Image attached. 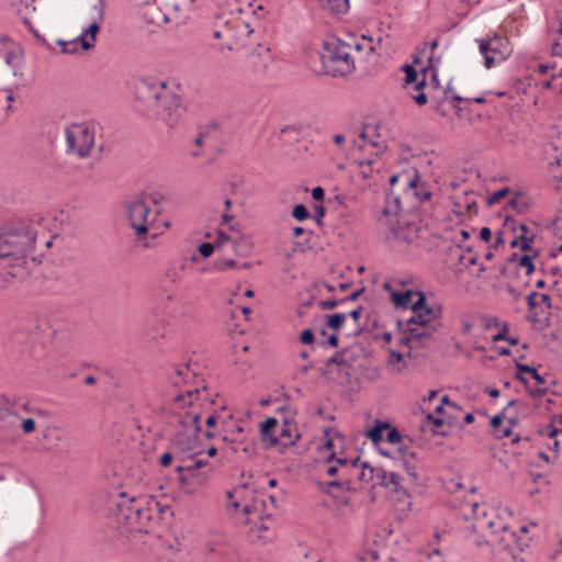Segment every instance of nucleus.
I'll use <instances>...</instances> for the list:
<instances>
[{
	"mask_svg": "<svg viewBox=\"0 0 562 562\" xmlns=\"http://www.w3.org/2000/svg\"><path fill=\"white\" fill-rule=\"evenodd\" d=\"M199 400L198 387H187L175 394L172 397L175 409H183L187 405L192 407L190 411L178 412L172 417V424L178 428L170 440L171 451L161 454L159 463L168 467L180 453L192 451L195 447L198 434L201 430L200 413L193 407L194 402Z\"/></svg>",
	"mask_w": 562,
	"mask_h": 562,
	"instance_id": "1",
	"label": "nucleus"
},
{
	"mask_svg": "<svg viewBox=\"0 0 562 562\" xmlns=\"http://www.w3.org/2000/svg\"><path fill=\"white\" fill-rule=\"evenodd\" d=\"M139 89L147 103L156 105L157 119L168 127H175L182 117L184 106L168 82L149 77L142 80Z\"/></svg>",
	"mask_w": 562,
	"mask_h": 562,
	"instance_id": "2",
	"label": "nucleus"
},
{
	"mask_svg": "<svg viewBox=\"0 0 562 562\" xmlns=\"http://www.w3.org/2000/svg\"><path fill=\"white\" fill-rule=\"evenodd\" d=\"M360 50L361 46H352L336 36L328 37L323 43L321 60L323 70L331 77H347L356 70L352 50Z\"/></svg>",
	"mask_w": 562,
	"mask_h": 562,
	"instance_id": "3",
	"label": "nucleus"
},
{
	"mask_svg": "<svg viewBox=\"0 0 562 562\" xmlns=\"http://www.w3.org/2000/svg\"><path fill=\"white\" fill-rule=\"evenodd\" d=\"M342 465L345 467L342 468V476L348 481V492L357 491L356 484L359 482L370 483L375 481L374 484L384 487H389L390 485L397 487L401 484L402 477L400 474L392 473L390 481H386L385 470L382 468H373L368 462L360 461L359 457L351 460L346 458Z\"/></svg>",
	"mask_w": 562,
	"mask_h": 562,
	"instance_id": "4",
	"label": "nucleus"
},
{
	"mask_svg": "<svg viewBox=\"0 0 562 562\" xmlns=\"http://www.w3.org/2000/svg\"><path fill=\"white\" fill-rule=\"evenodd\" d=\"M5 257L25 258L35 248L36 232L29 221L20 220L2 226Z\"/></svg>",
	"mask_w": 562,
	"mask_h": 562,
	"instance_id": "5",
	"label": "nucleus"
},
{
	"mask_svg": "<svg viewBox=\"0 0 562 562\" xmlns=\"http://www.w3.org/2000/svg\"><path fill=\"white\" fill-rule=\"evenodd\" d=\"M413 313L414 315L405 324L403 321H397V327L404 330V335L401 337V345L407 346L409 349L427 346L432 334L438 328L437 324H434L426 314H423V311Z\"/></svg>",
	"mask_w": 562,
	"mask_h": 562,
	"instance_id": "6",
	"label": "nucleus"
},
{
	"mask_svg": "<svg viewBox=\"0 0 562 562\" xmlns=\"http://www.w3.org/2000/svg\"><path fill=\"white\" fill-rule=\"evenodd\" d=\"M65 138L67 151L85 158L94 145V127L88 123H74L66 127Z\"/></svg>",
	"mask_w": 562,
	"mask_h": 562,
	"instance_id": "7",
	"label": "nucleus"
},
{
	"mask_svg": "<svg viewBox=\"0 0 562 562\" xmlns=\"http://www.w3.org/2000/svg\"><path fill=\"white\" fill-rule=\"evenodd\" d=\"M227 508L232 510L234 519L239 525H250L251 529L261 528L260 524L262 520L263 502L252 499L240 505L234 497V493L227 491Z\"/></svg>",
	"mask_w": 562,
	"mask_h": 562,
	"instance_id": "8",
	"label": "nucleus"
},
{
	"mask_svg": "<svg viewBox=\"0 0 562 562\" xmlns=\"http://www.w3.org/2000/svg\"><path fill=\"white\" fill-rule=\"evenodd\" d=\"M127 220L140 240L147 234L149 225L155 221L149 203L145 199H134L126 203Z\"/></svg>",
	"mask_w": 562,
	"mask_h": 562,
	"instance_id": "9",
	"label": "nucleus"
},
{
	"mask_svg": "<svg viewBox=\"0 0 562 562\" xmlns=\"http://www.w3.org/2000/svg\"><path fill=\"white\" fill-rule=\"evenodd\" d=\"M21 398L15 395H0V431L5 440L13 439L20 425V416L15 408Z\"/></svg>",
	"mask_w": 562,
	"mask_h": 562,
	"instance_id": "10",
	"label": "nucleus"
},
{
	"mask_svg": "<svg viewBox=\"0 0 562 562\" xmlns=\"http://www.w3.org/2000/svg\"><path fill=\"white\" fill-rule=\"evenodd\" d=\"M477 42L486 68H492L504 61L512 54L509 41L505 36L495 34L487 40H477Z\"/></svg>",
	"mask_w": 562,
	"mask_h": 562,
	"instance_id": "11",
	"label": "nucleus"
},
{
	"mask_svg": "<svg viewBox=\"0 0 562 562\" xmlns=\"http://www.w3.org/2000/svg\"><path fill=\"white\" fill-rule=\"evenodd\" d=\"M479 527L481 529H488L494 538L492 541L497 542L505 550L510 549L513 544L519 547L520 550L526 546L522 539L517 536V532L510 530L501 518H496V520H481Z\"/></svg>",
	"mask_w": 562,
	"mask_h": 562,
	"instance_id": "12",
	"label": "nucleus"
},
{
	"mask_svg": "<svg viewBox=\"0 0 562 562\" xmlns=\"http://www.w3.org/2000/svg\"><path fill=\"white\" fill-rule=\"evenodd\" d=\"M184 268V263L180 266L170 265L160 278L161 304L164 312L167 314L172 315V312L169 310V303L177 300V284L181 279V272Z\"/></svg>",
	"mask_w": 562,
	"mask_h": 562,
	"instance_id": "13",
	"label": "nucleus"
},
{
	"mask_svg": "<svg viewBox=\"0 0 562 562\" xmlns=\"http://www.w3.org/2000/svg\"><path fill=\"white\" fill-rule=\"evenodd\" d=\"M93 10L97 12V16L78 36V41L81 42V48L83 50H89L95 45L97 34L100 32V23L104 20L105 1L98 0L93 5Z\"/></svg>",
	"mask_w": 562,
	"mask_h": 562,
	"instance_id": "14",
	"label": "nucleus"
},
{
	"mask_svg": "<svg viewBox=\"0 0 562 562\" xmlns=\"http://www.w3.org/2000/svg\"><path fill=\"white\" fill-rule=\"evenodd\" d=\"M207 468L210 471L209 462L203 459H198L196 456H192L184 464H178L176 471L178 473L186 472L191 477H195L198 483H202L207 479L205 471L200 472L201 469Z\"/></svg>",
	"mask_w": 562,
	"mask_h": 562,
	"instance_id": "15",
	"label": "nucleus"
},
{
	"mask_svg": "<svg viewBox=\"0 0 562 562\" xmlns=\"http://www.w3.org/2000/svg\"><path fill=\"white\" fill-rule=\"evenodd\" d=\"M407 193H412L419 202H426L431 198L427 184L420 181L419 175L415 172L412 178L406 179Z\"/></svg>",
	"mask_w": 562,
	"mask_h": 562,
	"instance_id": "16",
	"label": "nucleus"
},
{
	"mask_svg": "<svg viewBox=\"0 0 562 562\" xmlns=\"http://www.w3.org/2000/svg\"><path fill=\"white\" fill-rule=\"evenodd\" d=\"M121 516L126 519L130 524H136L142 520L143 517V508L136 502L135 498H130L128 504L119 503L117 504Z\"/></svg>",
	"mask_w": 562,
	"mask_h": 562,
	"instance_id": "17",
	"label": "nucleus"
},
{
	"mask_svg": "<svg viewBox=\"0 0 562 562\" xmlns=\"http://www.w3.org/2000/svg\"><path fill=\"white\" fill-rule=\"evenodd\" d=\"M279 428L278 419L274 417L267 418L260 425L261 440L268 442V447L272 448L279 443V437L277 436Z\"/></svg>",
	"mask_w": 562,
	"mask_h": 562,
	"instance_id": "18",
	"label": "nucleus"
},
{
	"mask_svg": "<svg viewBox=\"0 0 562 562\" xmlns=\"http://www.w3.org/2000/svg\"><path fill=\"white\" fill-rule=\"evenodd\" d=\"M277 436L279 437V443L283 447L292 446L300 438V434L295 425L289 420H284L278 428Z\"/></svg>",
	"mask_w": 562,
	"mask_h": 562,
	"instance_id": "19",
	"label": "nucleus"
},
{
	"mask_svg": "<svg viewBox=\"0 0 562 562\" xmlns=\"http://www.w3.org/2000/svg\"><path fill=\"white\" fill-rule=\"evenodd\" d=\"M168 375H169V380L172 385L180 386L181 384H187L188 381L191 378H193L195 374L191 370V368L188 364H186V366H172L169 369Z\"/></svg>",
	"mask_w": 562,
	"mask_h": 562,
	"instance_id": "20",
	"label": "nucleus"
},
{
	"mask_svg": "<svg viewBox=\"0 0 562 562\" xmlns=\"http://www.w3.org/2000/svg\"><path fill=\"white\" fill-rule=\"evenodd\" d=\"M472 514L475 519V522L473 525V529L475 531H484L485 529H481L479 527V522L481 520H496V518H499L493 508L487 507L485 504H477L474 503L472 507Z\"/></svg>",
	"mask_w": 562,
	"mask_h": 562,
	"instance_id": "21",
	"label": "nucleus"
},
{
	"mask_svg": "<svg viewBox=\"0 0 562 562\" xmlns=\"http://www.w3.org/2000/svg\"><path fill=\"white\" fill-rule=\"evenodd\" d=\"M383 289L390 293L393 304L396 307H402V308H407L409 306L411 299L415 294V291H413V290H406L404 292L395 291L392 288L391 282H385L383 284Z\"/></svg>",
	"mask_w": 562,
	"mask_h": 562,
	"instance_id": "22",
	"label": "nucleus"
},
{
	"mask_svg": "<svg viewBox=\"0 0 562 562\" xmlns=\"http://www.w3.org/2000/svg\"><path fill=\"white\" fill-rule=\"evenodd\" d=\"M319 5L331 14H344L349 10V0H319Z\"/></svg>",
	"mask_w": 562,
	"mask_h": 562,
	"instance_id": "23",
	"label": "nucleus"
},
{
	"mask_svg": "<svg viewBox=\"0 0 562 562\" xmlns=\"http://www.w3.org/2000/svg\"><path fill=\"white\" fill-rule=\"evenodd\" d=\"M426 87V79L425 76L420 79V81L413 87H411V90H407V93L411 95V98L418 104V105H425L427 103V95L424 92V88Z\"/></svg>",
	"mask_w": 562,
	"mask_h": 562,
	"instance_id": "24",
	"label": "nucleus"
},
{
	"mask_svg": "<svg viewBox=\"0 0 562 562\" xmlns=\"http://www.w3.org/2000/svg\"><path fill=\"white\" fill-rule=\"evenodd\" d=\"M259 52H252L248 57V63L252 66V71L257 75H263L267 70L268 61L271 59L269 49H265V57L261 65H257V59L260 58Z\"/></svg>",
	"mask_w": 562,
	"mask_h": 562,
	"instance_id": "25",
	"label": "nucleus"
},
{
	"mask_svg": "<svg viewBox=\"0 0 562 562\" xmlns=\"http://www.w3.org/2000/svg\"><path fill=\"white\" fill-rule=\"evenodd\" d=\"M345 459L346 458L336 457L335 453H331L327 459L328 465L326 467L325 472L330 476H342V468H345L342 462L345 463Z\"/></svg>",
	"mask_w": 562,
	"mask_h": 562,
	"instance_id": "26",
	"label": "nucleus"
},
{
	"mask_svg": "<svg viewBox=\"0 0 562 562\" xmlns=\"http://www.w3.org/2000/svg\"><path fill=\"white\" fill-rule=\"evenodd\" d=\"M518 373L516 374L517 379H519L522 383L527 384L528 380L521 375V373H528L535 381H538L539 384L544 385V378L541 376L535 368L529 367L528 364H517Z\"/></svg>",
	"mask_w": 562,
	"mask_h": 562,
	"instance_id": "27",
	"label": "nucleus"
},
{
	"mask_svg": "<svg viewBox=\"0 0 562 562\" xmlns=\"http://www.w3.org/2000/svg\"><path fill=\"white\" fill-rule=\"evenodd\" d=\"M355 145L359 149H364L368 146L373 147L375 149V151H374L375 156H378L380 153H382L384 150V148H385V145L383 143H381V142L369 140L367 138L366 131L361 132L360 139L359 140H355Z\"/></svg>",
	"mask_w": 562,
	"mask_h": 562,
	"instance_id": "28",
	"label": "nucleus"
},
{
	"mask_svg": "<svg viewBox=\"0 0 562 562\" xmlns=\"http://www.w3.org/2000/svg\"><path fill=\"white\" fill-rule=\"evenodd\" d=\"M405 72V89L411 90V87L420 81L417 70L412 65H405L403 67Z\"/></svg>",
	"mask_w": 562,
	"mask_h": 562,
	"instance_id": "29",
	"label": "nucleus"
},
{
	"mask_svg": "<svg viewBox=\"0 0 562 562\" xmlns=\"http://www.w3.org/2000/svg\"><path fill=\"white\" fill-rule=\"evenodd\" d=\"M57 45L61 47V53L64 54H75L78 52L79 47L81 48V42L78 41V37L71 41L58 40Z\"/></svg>",
	"mask_w": 562,
	"mask_h": 562,
	"instance_id": "30",
	"label": "nucleus"
},
{
	"mask_svg": "<svg viewBox=\"0 0 562 562\" xmlns=\"http://www.w3.org/2000/svg\"><path fill=\"white\" fill-rule=\"evenodd\" d=\"M21 49L15 48L11 50L5 52V61L8 65H10L13 69L20 67L21 65Z\"/></svg>",
	"mask_w": 562,
	"mask_h": 562,
	"instance_id": "31",
	"label": "nucleus"
},
{
	"mask_svg": "<svg viewBox=\"0 0 562 562\" xmlns=\"http://www.w3.org/2000/svg\"><path fill=\"white\" fill-rule=\"evenodd\" d=\"M232 26L229 24L228 21H225L223 23L222 26H215L213 32H212V36L214 40H222V38H226L231 35L232 33Z\"/></svg>",
	"mask_w": 562,
	"mask_h": 562,
	"instance_id": "32",
	"label": "nucleus"
},
{
	"mask_svg": "<svg viewBox=\"0 0 562 562\" xmlns=\"http://www.w3.org/2000/svg\"><path fill=\"white\" fill-rule=\"evenodd\" d=\"M326 366L337 364L342 368H350L351 364L345 358V351H337L333 357L326 360Z\"/></svg>",
	"mask_w": 562,
	"mask_h": 562,
	"instance_id": "33",
	"label": "nucleus"
},
{
	"mask_svg": "<svg viewBox=\"0 0 562 562\" xmlns=\"http://www.w3.org/2000/svg\"><path fill=\"white\" fill-rule=\"evenodd\" d=\"M347 315L345 313H336L328 316L327 326L331 329L338 330L346 321Z\"/></svg>",
	"mask_w": 562,
	"mask_h": 562,
	"instance_id": "34",
	"label": "nucleus"
},
{
	"mask_svg": "<svg viewBox=\"0 0 562 562\" xmlns=\"http://www.w3.org/2000/svg\"><path fill=\"white\" fill-rule=\"evenodd\" d=\"M536 386H531L529 382L526 385L528 389V392L530 396L538 398L543 396L548 392L547 383L544 382V385L539 384L538 381H535Z\"/></svg>",
	"mask_w": 562,
	"mask_h": 562,
	"instance_id": "35",
	"label": "nucleus"
},
{
	"mask_svg": "<svg viewBox=\"0 0 562 562\" xmlns=\"http://www.w3.org/2000/svg\"><path fill=\"white\" fill-rule=\"evenodd\" d=\"M542 436L547 438L546 446L548 447L549 450L554 451V452L562 450V438L561 437H559V436L553 437L551 435H542Z\"/></svg>",
	"mask_w": 562,
	"mask_h": 562,
	"instance_id": "36",
	"label": "nucleus"
},
{
	"mask_svg": "<svg viewBox=\"0 0 562 562\" xmlns=\"http://www.w3.org/2000/svg\"><path fill=\"white\" fill-rule=\"evenodd\" d=\"M292 216L296 221L303 222V221H305V220H307L310 217V212H308L307 207L304 204H296L293 207Z\"/></svg>",
	"mask_w": 562,
	"mask_h": 562,
	"instance_id": "37",
	"label": "nucleus"
},
{
	"mask_svg": "<svg viewBox=\"0 0 562 562\" xmlns=\"http://www.w3.org/2000/svg\"><path fill=\"white\" fill-rule=\"evenodd\" d=\"M423 314H426V316L429 317L434 324H437V326H439V319L441 316V308L439 306L435 308L426 305L423 308Z\"/></svg>",
	"mask_w": 562,
	"mask_h": 562,
	"instance_id": "38",
	"label": "nucleus"
},
{
	"mask_svg": "<svg viewBox=\"0 0 562 562\" xmlns=\"http://www.w3.org/2000/svg\"><path fill=\"white\" fill-rule=\"evenodd\" d=\"M518 267L526 269V274L529 276L535 271V265L532 257L529 255H522L519 257Z\"/></svg>",
	"mask_w": 562,
	"mask_h": 562,
	"instance_id": "39",
	"label": "nucleus"
},
{
	"mask_svg": "<svg viewBox=\"0 0 562 562\" xmlns=\"http://www.w3.org/2000/svg\"><path fill=\"white\" fill-rule=\"evenodd\" d=\"M536 235L532 233L531 235L519 234L518 239H520L519 247L524 251L531 250V244L535 239Z\"/></svg>",
	"mask_w": 562,
	"mask_h": 562,
	"instance_id": "40",
	"label": "nucleus"
},
{
	"mask_svg": "<svg viewBox=\"0 0 562 562\" xmlns=\"http://www.w3.org/2000/svg\"><path fill=\"white\" fill-rule=\"evenodd\" d=\"M374 162V159L372 158H367V159H360L358 161V165L359 167L361 168L360 170V175L364 178V179H368L370 177V169L369 167Z\"/></svg>",
	"mask_w": 562,
	"mask_h": 562,
	"instance_id": "41",
	"label": "nucleus"
},
{
	"mask_svg": "<svg viewBox=\"0 0 562 562\" xmlns=\"http://www.w3.org/2000/svg\"><path fill=\"white\" fill-rule=\"evenodd\" d=\"M19 426H21L22 431L25 435L32 434L35 430V428H36L35 427V422L32 418H25V419H21L20 418V425Z\"/></svg>",
	"mask_w": 562,
	"mask_h": 562,
	"instance_id": "42",
	"label": "nucleus"
},
{
	"mask_svg": "<svg viewBox=\"0 0 562 562\" xmlns=\"http://www.w3.org/2000/svg\"><path fill=\"white\" fill-rule=\"evenodd\" d=\"M236 266V261L234 259H220L215 261L214 267L218 271H225L229 268H234Z\"/></svg>",
	"mask_w": 562,
	"mask_h": 562,
	"instance_id": "43",
	"label": "nucleus"
},
{
	"mask_svg": "<svg viewBox=\"0 0 562 562\" xmlns=\"http://www.w3.org/2000/svg\"><path fill=\"white\" fill-rule=\"evenodd\" d=\"M415 294L418 295V300L411 305V308L413 312L423 311V308L426 306L425 293L422 291H417V292H415Z\"/></svg>",
	"mask_w": 562,
	"mask_h": 562,
	"instance_id": "44",
	"label": "nucleus"
},
{
	"mask_svg": "<svg viewBox=\"0 0 562 562\" xmlns=\"http://www.w3.org/2000/svg\"><path fill=\"white\" fill-rule=\"evenodd\" d=\"M551 50L554 56L562 57V27L560 29L558 36L553 41Z\"/></svg>",
	"mask_w": 562,
	"mask_h": 562,
	"instance_id": "45",
	"label": "nucleus"
},
{
	"mask_svg": "<svg viewBox=\"0 0 562 562\" xmlns=\"http://www.w3.org/2000/svg\"><path fill=\"white\" fill-rule=\"evenodd\" d=\"M509 190L507 188H503L496 192H494L492 195L488 196V204H494L503 200L507 194Z\"/></svg>",
	"mask_w": 562,
	"mask_h": 562,
	"instance_id": "46",
	"label": "nucleus"
},
{
	"mask_svg": "<svg viewBox=\"0 0 562 562\" xmlns=\"http://www.w3.org/2000/svg\"><path fill=\"white\" fill-rule=\"evenodd\" d=\"M541 435H551L553 437L555 436H559L562 438V428L559 429L558 427H555L553 424H548L546 425L541 431H540Z\"/></svg>",
	"mask_w": 562,
	"mask_h": 562,
	"instance_id": "47",
	"label": "nucleus"
},
{
	"mask_svg": "<svg viewBox=\"0 0 562 562\" xmlns=\"http://www.w3.org/2000/svg\"><path fill=\"white\" fill-rule=\"evenodd\" d=\"M342 303H345V300H323V301H319L318 306L322 310L326 311V310H333Z\"/></svg>",
	"mask_w": 562,
	"mask_h": 562,
	"instance_id": "48",
	"label": "nucleus"
},
{
	"mask_svg": "<svg viewBox=\"0 0 562 562\" xmlns=\"http://www.w3.org/2000/svg\"><path fill=\"white\" fill-rule=\"evenodd\" d=\"M329 487H338L344 491H348V481H346L345 476H340L336 480H333L327 483Z\"/></svg>",
	"mask_w": 562,
	"mask_h": 562,
	"instance_id": "49",
	"label": "nucleus"
},
{
	"mask_svg": "<svg viewBox=\"0 0 562 562\" xmlns=\"http://www.w3.org/2000/svg\"><path fill=\"white\" fill-rule=\"evenodd\" d=\"M214 251V246L211 243H202L199 246V252L203 258H209Z\"/></svg>",
	"mask_w": 562,
	"mask_h": 562,
	"instance_id": "50",
	"label": "nucleus"
},
{
	"mask_svg": "<svg viewBox=\"0 0 562 562\" xmlns=\"http://www.w3.org/2000/svg\"><path fill=\"white\" fill-rule=\"evenodd\" d=\"M315 340L312 329H304L300 335V341L305 345H311Z\"/></svg>",
	"mask_w": 562,
	"mask_h": 562,
	"instance_id": "51",
	"label": "nucleus"
},
{
	"mask_svg": "<svg viewBox=\"0 0 562 562\" xmlns=\"http://www.w3.org/2000/svg\"><path fill=\"white\" fill-rule=\"evenodd\" d=\"M407 178H412V176H409L408 173H401V175H393L391 178H390V184L393 187L395 186L397 182H402L404 188L406 189V179Z\"/></svg>",
	"mask_w": 562,
	"mask_h": 562,
	"instance_id": "52",
	"label": "nucleus"
},
{
	"mask_svg": "<svg viewBox=\"0 0 562 562\" xmlns=\"http://www.w3.org/2000/svg\"><path fill=\"white\" fill-rule=\"evenodd\" d=\"M402 439V435L395 428L391 429L386 435V440L391 443H398Z\"/></svg>",
	"mask_w": 562,
	"mask_h": 562,
	"instance_id": "53",
	"label": "nucleus"
},
{
	"mask_svg": "<svg viewBox=\"0 0 562 562\" xmlns=\"http://www.w3.org/2000/svg\"><path fill=\"white\" fill-rule=\"evenodd\" d=\"M368 437L373 441L378 442L382 439V428L373 427L368 431Z\"/></svg>",
	"mask_w": 562,
	"mask_h": 562,
	"instance_id": "54",
	"label": "nucleus"
},
{
	"mask_svg": "<svg viewBox=\"0 0 562 562\" xmlns=\"http://www.w3.org/2000/svg\"><path fill=\"white\" fill-rule=\"evenodd\" d=\"M538 296H539V294L536 291L531 292L527 296V304H528L529 310H533L539 305V302L537 301Z\"/></svg>",
	"mask_w": 562,
	"mask_h": 562,
	"instance_id": "55",
	"label": "nucleus"
},
{
	"mask_svg": "<svg viewBox=\"0 0 562 562\" xmlns=\"http://www.w3.org/2000/svg\"><path fill=\"white\" fill-rule=\"evenodd\" d=\"M403 359H404V355L402 352L395 351V350L390 351V360H389L390 364L401 362V361H403Z\"/></svg>",
	"mask_w": 562,
	"mask_h": 562,
	"instance_id": "56",
	"label": "nucleus"
},
{
	"mask_svg": "<svg viewBox=\"0 0 562 562\" xmlns=\"http://www.w3.org/2000/svg\"><path fill=\"white\" fill-rule=\"evenodd\" d=\"M325 196V190L322 187H315L312 189V198L315 201H322Z\"/></svg>",
	"mask_w": 562,
	"mask_h": 562,
	"instance_id": "57",
	"label": "nucleus"
},
{
	"mask_svg": "<svg viewBox=\"0 0 562 562\" xmlns=\"http://www.w3.org/2000/svg\"><path fill=\"white\" fill-rule=\"evenodd\" d=\"M426 419L435 427H441L443 425V419L440 417H435L432 414H428Z\"/></svg>",
	"mask_w": 562,
	"mask_h": 562,
	"instance_id": "58",
	"label": "nucleus"
},
{
	"mask_svg": "<svg viewBox=\"0 0 562 562\" xmlns=\"http://www.w3.org/2000/svg\"><path fill=\"white\" fill-rule=\"evenodd\" d=\"M512 435L510 427L499 428L495 431V437L497 438H507Z\"/></svg>",
	"mask_w": 562,
	"mask_h": 562,
	"instance_id": "59",
	"label": "nucleus"
},
{
	"mask_svg": "<svg viewBox=\"0 0 562 562\" xmlns=\"http://www.w3.org/2000/svg\"><path fill=\"white\" fill-rule=\"evenodd\" d=\"M502 422H503V416L501 414L498 415H495L492 417L491 419V425L493 426L494 428V432L501 428V425H502Z\"/></svg>",
	"mask_w": 562,
	"mask_h": 562,
	"instance_id": "60",
	"label": "nucleus"
},
{
	"mask_svg": "<svg viewBox=\"0 0 562 562\" xmlns=\"http://www.w3.org/2000/svg\"><path fill=\"white\" fill-rule=\"evenodd\" d=\"M480 238L484 241H490L492 238V231L488 227H482Z\"/></svg>",
	"mask_w": 562,
	"mask_h": 562,
	"instance_id": "61",
	"label": "nucleus"
},
{
	"mask_svg": "<svg viewBox=\"0 0 562 562\" xmlns=\"http://www.w3.org/2000/svg\"><path fill=\"white\" fill-rule=\"evenodd\" d=\"M315 213H316V222L317 224H321L322 217L325 215V207L321 204L315 205Z\"/></svg>",
	"mask_w": 562,
	"mask_h": 562,
	"instance_id": "62",
	"label": "nucleus"
},
{
	"mask_svg": "<svg viewBox=\"0 0 562 562\" xmlns=\"http://www.w3.org/2000/svg\"><path fill=\"white\" fill-rule=\"evenodd\" d=\"M440 405H442V406H443V405H448V406H450V407H452V408H454V409H458V408H459L458 404H457L456 402H452V401L449 398V396H448V395H443V396H442V398H441V404H440Z\"/></svg>",
	"mask_w": 562,
	"mask_h": 562,
	"instance_id": "63",
	"label": "nucleus"
},
{
	"mask_svg": "<svg viewBox=\"0 0 562 562\" xmlns=\"http://www.w3.org/2000/svg\"><path fill=\"white\" fill-rule=\"evenodd\" d=\"M217 419H218L217 415H215V414H211V415H209V416L206 417V419H205V424H206V426H207L209 428L214 427V426L216 425V423H217Z\"/></svg>",
	"mask_w": 562,
	"mask_h": 562,
	"instance_id": "64",
	"label": "nucleus"
}]
</instances>
